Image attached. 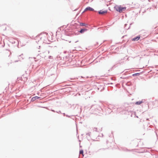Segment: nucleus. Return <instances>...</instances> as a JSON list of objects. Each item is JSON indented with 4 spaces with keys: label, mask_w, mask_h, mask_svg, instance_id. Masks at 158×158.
I'll use <instances>...</instances> for the list:
<instances>
[{
    "label": "nucleus",
    "mask_w": 158,
    "mask_h": 158,
    "mask_svg": "<svg viewBox=\"0 0 158 158\" xmlns=\"http://www.w3.org/2000/svg\"><path fill=\"white\" fill-rule=\"evenodd\" d=\"M116 11L119 12L120 13L122 12L123 11L125 10L126 8L125 7H123L121 6H116L115 7Z\"/></svg>",
    "instance_id": "1"
},
{
    "label": "nucleus",
    "mask_w": 158,
    "mask_h": 158,
    "mask_svg": "<svg viewBox=\"0 0 158 158\" xmlns=\"http://www.w3.org/2000/svg\"><path fill=\"white\" fill-rule=\"evenodd\" d=\"M87 11H93L94 9L90 7H87L84 10V12H86Z\"/></svg>",
    "instance_id": "2"
},
{
    "label": "nucleus",
    "mask_w": 158,
    "mask_h": 158,
    "mask_svg": "<svg viewBox=\"0 0 158 158\" xmlns=\"http://www.w3.org/2000/svg\"><path fill=\"white\" fill-rule=\"evenodd\" d=\"M107 10H100V11H98V13L99 14H102L103 15L105 14H106L107 13Z\"/></svg>",
    "instance_id": "3"
},
{
    "label": "nucleus",
    "mask_w": 158,
    "mask_h": 158,
    "mask_svg": "<svg viewBox=\"0 0 158 158\" xmlns=\"http://www.w3.org/2000/svg\"><path fill=\"white\" fill-rule=\"evenodd\" d=\"M140 38V36H137L134 38H133L132 39V40L133 41H137Z\"/></svg>",
    "instance_id": "4"
},
{
    "label": "nucleus",
    "mask_w": 158,
    "mask_h": 158,
    "mask_svg": "<svg viewBox=\"0 0 158 158\" xmlns=\"http://www.w3.org/2000/svg\"><path fill=\"white\" fill-rule=\"evenodd\" d=\"M143 102V100L139 101L136 102L135 104L136 105H140Z\"/></svg>",
    "instance_id": "5"
},
{
    "label": "nucleus",
    "mask_w": 158,
    "mask_h": 158,
    "mask_svg": "<svg viewBox=\"0 0 158 158\" xmlns=\"http://www.w3.org/2000/svg\"><path fill=\"white\" fill-rule=\"evenodd\" d=\"M40 97L37 96L34 97L32 98L31 101H34L36 99H38Z\"/></svg>",
    "instance_id": "6"
},
{
    "label": "nucleus",
    "mask_w": 158,
    "mask_h": 158,
    "mask_svg": "<svg viewBox=\"0 0 158 158\" xmlns=\"http://www.w3.org/2000/svg\"><path fill=\"white\" fill-rule=\"evenodd\" d=\"M86 31H87V29H82L81 30L80 32L81 33H82Z\"/></svg>",
    "instance_id": "7"
},
{
    "label": "nucleus",
    "mask_w": 158,
    "mask_h": 158,
    "mask_svg": "<svg viewBox=\"0 0 158 158\" xmlns=\"http://www.w3.org/2000/svg\"><path fill=\"white\" fill-rule=\"evenodd\" d=\"M80 25L81 26H85V24L84 23H80Z\"/></svg>",
    "instance_id": "8"
},
{
    "label": "nucleus",
    "mask_w": 158,
    "mask_h": 158,
    "mask_svg": "<svg viewBox=\"0 0 158 158\" xmlns=\"http://www.w3.org/2000/svg\"><path fill=\"white\" fill-rule=\"evenodd\" d=\"M83 151L82 150H80V154H83Z\"/></svg>",
    "instance_id": "9"
}]
</instances>
